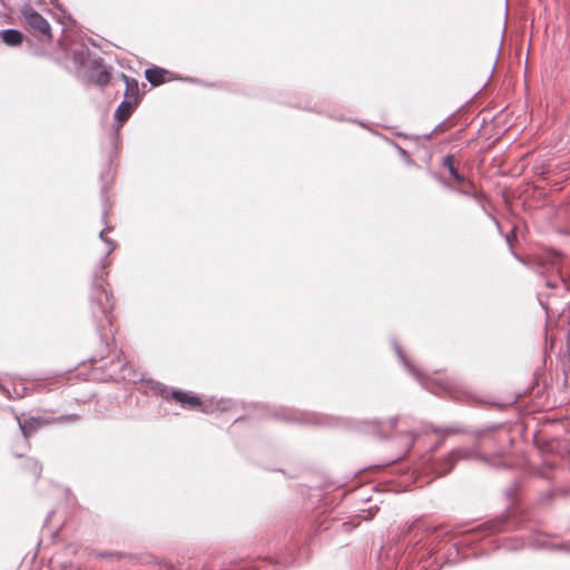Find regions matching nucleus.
<instances>
[{
	"mask_svg": "<svg viewBox=\"0 0 570 570\" xmlns=\"http://www.w3.org/2000/svg\"><path fill=\"white\" fill-rule=\"evenodd\" d=\"M106 229H110V227L108 226L101 230L99 233V237L102 242L109 245V248L104 257H101L98 267L94 273L89 294V309L96 332L101 343L108 347L109 334L112 333L111 326L115 301L112 292L108 288L109 284L106 281L108 273L106 271L105 261L115 249L116 244L111 239L104 236Z\"/></svg>",
	"mask_w": 570,
	"mask_h": 570,
	"instance_id": "nucleus-1",
	"label": "nucleus"
},
{
	"mask_svg": "<svg viewBox=\"0 0 570 570\" xmlns=\"http://www.w3.org/2000/svg\"><path fill=\"white\" fill-rule=\"evenodd\" d=\"M436 530L438 527L429 525L417 518L403 525L400 534L401 548L409 550V554L420 562L426 561L433 554V542L428 540Z\"/></svg>",
	"mask_w": 570,
	"mask_h": 570,
	"instance_id": "nucleus-2",
	"label": "nucleus"
},
{
	"mask_svg": "<svg viewBox=\"0 0 570 570\" xmlns=\"http://www.w3.org/2000/svg\"><path fill=\"white\" fill-rule=\"evenodd\" d=\"M21 17L23 18L27 26L38 36L43 39L51 41L52 32L51 27L46 18H43L32 7L26 6L21 9Z\"/></svg>",
	"mask_w": 570,
	"mask_h": 570,
	"instance_id": "nucleus-3",
	"label": "nucleus"
},
{
	"mask_svg": "<svg viewBox=\"0 0 570 570\" xmlns=\"http://www.w3.org/2000/svg\"><path fill=\"white\" fill-rule=\"evenodd\" d=\"M154 389L166 400H168L169 397H171L173 400H175L176 402L180 403L183 406L184 405H188L189 407H197V406H202L203 403H202V400L199 396L197 395H191L183 390H171L170 392L168 391L167 386L159 383V382H156L154 383Z\"/></svg>",
	"mask_w": 570,
	"mask_h": 570,
	"instance_id": "nucleus-4",
	"label": "nucleus"
},
{
	"mask_svg": "<svg viewBox=\"0 0 570 570\" xmlns=\"http://www.w3.org/2000/svg\"><path fill=\"white\" fill-rule=\"evenodd\" d=\"M507 518L501 515L474 527L470 532L479 535V539H481L483 537L504 531L507 529Z\"/></svg>",
	"mask_w": 570,
	"mask_h": 570,
	"instance_id": "nucleus-5",
	"label": "nucleus"
},
{
	"mask_svg": "<svg viewBox=\"0 0 570 570\" xmlns=\"http://www.w3.org/2000/svg\"><path fill=\"white\" fill-rule=\"evenodd\" d=\"M393 346H394V350H395V353L397 355V357L400 358V361L403 363V365L406 367V370L409 371V373L415 377V380H417L422 386L426 390H431L433 393H436L434 390L431 389L430 386V379L428 376H425L421 371H419L406 357V355L404 354L403 350L401 348V346L394 342L393 343Z\"/></svg>",
	"mask_w": 570,
	"mask_h": 570,
	"instance_id": "nucleus-6",
	"label": "nucleus"
},
{
	"mask_svg": "<svg viewBox=\"0 0 570 570\" xmlns=\"http://www.w3.org/2000/svg\"><path fill=\"white\" fill-rule=\"evenodd\" d=\"M445 189H451L458 194L478 198L479 189L474 186L473 180H441Z\"/></svg>",
	"mask_w": 570,
	"mask_h": 570,
	"instance_id": "nucleus-7",
	"label": "nucleus"
},
{
	"mask_svg": "<svg viewBox=\"0 0 570 570\" xmlns=\"http://www.w3.org/2000/svg\"><path fill=\"white\" fill-rule=\"evenodd\" d=\"M461 156L459 154H448L442 157L441 167L450 174L451 178H463L459 173Z\"/></svg>",
	"mask_w": 570,
	"mask_h": 570,
	"instance_id": "nucleus-8",
	"label": "nucleus"
},
{
	"mask_svg": "<svg viewBox=\"0 0 570 570\" xmlns=\"http://www.w3.org/2000/svg\"><path fill=\"white\" fill-rule=\"evenodd\" d=\"M121 77L126 85L124 100L139 105L140 94L138 81L131 77L126 76L125 73H122Z\"/></svg>",
	"mask_w": 570,
	"mask_h": 570,
	"instance_id": "nucleus-9",
	"label": "nucleus"
},
{
	"mask_svg": "<svg viewBox=\"0 0 570 570\" xmlns=\"http://www.w3.org/2000/svg\"><path fill=\"white\" fill-rule=\"evenodd\" d=\"M18 424L22 435L28 439L41 426L42 423L39 419L29 416L27 419L18 417Z\"/></svg>",
	"mask_w": 570,
	"mask_h": 570,
	"instance_id": "nucleus-10",
	"label": "nucleus"
},
{
	"mask_svg": "<svg viewBox=\"0 0 570 570\" xmlns=\"http://www.w3.org/2000/svg\"><path fill=\"white\" fill-rule=\"evenodd\" d=\"M0 38L2 41L10 46V47H17L20 46L23 41V35L16 29H7L0 32Z\"/></svg>",
	"mask_w": 570,
	"mask_h": 570,
	"instance_id": "nucleus-11",
	"label": "nucleus"
},
{
	"mask_svg": "<svg viewBox=\"0 0 570 570\" xmlns=\"http://www.w3.org/2000/svg\"><path fill=\"white\" fill-rule=\"evenodd\" d=\"M137 104H132L127 100H122L121 104L118 106L115 112V117L118 121L122 122L126 121L134 110L137 108Z\"/></svg>",
	"mask_w": 570,
	"mask_h": 570,
	"instance_id": "nucleus-12",
	"label": "nucleus"
},
{
	"mask_svg": "<svg viewBox=\"0 0 570 570\" xmlns=\"http://www.w3.org/2000/svg\"><path fill=\"white\" fill-rule=\"evenodd\" d=\"M166 71L159 67L148 68L145 71L146 79L153 85L158 86L165 82Z\"/></svg>",
	"mask_w": 570,
	"mask_h": 570,
	"instance_id": "nucleus-13",
	"label": "nucleus"
},
{
	"mask_svg": "<svg viewBox=\"0 0 570 570\" xmlns=\"http://www.w3.org/2000/svg\"><path fill=\"white\" fill-rule=\"evenodd\" d=\"M306 415L298 412H292L289 414H286L283 416V420L288 422H299V423H306V424H323V420L320 417L315 419H306Z\"/></svg>",
	"mask_w": 570,
	"mask_h": 570,
	"instance_id": "nucleus-14",
	"label": "nucleus"
},
{
	"mask_svg": "<svg viewBox=\"0 0 570 570\" xmlns=\"http://www.w3.org/2000/svg\"><path fill=\"white\" fill-rule=\"evenodd\" d=\"M455 455L456 454L453 452V453L449 454L442 462L436 464V466H435L436 475H439V476L445 475L453 469L454 462H455V458H454Z\"/></svg>",
	"mask_w": 570,
	"mask_h": 570,
	"instance_id": "nucleus-15",
	"label": "nucleus"
},
{
	"mask_svg": "<svg viewBox=\"0 0 570 570\" xmlns=\"http://www.w3.org/2000/svg\"><path fill=\"white\" fill-rule=\"evenodd\" d=\"M165 570H206L205 566L203 564L200 568V563L198 561L195 562H178L177 564L166 562L164 563Z\"/></svg>",
	"mask_w": 570,
	"mask_h": 570,
	"instance_id": "nucleus-16",
	"label": "nucleus"
},
{
	"mask_svg": "<svg viewBox=\"0 0 570 570\" xmlns=\"http://www.w3.org/2000/svg\"><path fill=\"white\" fill-rule=\"evenodd\" d=\"M233 406V402L230 400H219L215 404V410L219 412H226L229 411ZM202 411L205 413H212L214 412L213 404L210 405H203Z\"/></svg>",
	"mask_w": 570,
	"mask_h": 570,
	"instance_id": "nucleus-17",
	"label": "nucleus"
},
{
	"mask_svg": "<svg viewBox=\"0 0 570 570\" xmlns=\"http://www.w3.org/2000/svg\"><path fill=\"white\" fill-rule=\"evenodd\" d=\"M26 469H28L38 480L41 475L42 465L39 463L38 460L33 458H27L26 459Z\"/></svg>",
	"mask_w": 570,
	"mask_h": 570,
	"instance_id": "nucleus-18",
	"label": "nucleus"
},
{
	"mask_svg": "<svg viewBox=\"0 0 570 570\" xmlns=\"http://www.w3.org/2000/svg\"><path fill=\"white\" fill-rule=\"evenodd\" d=\"M110 81V73L106 68L98 70L94 77V82L99 86H106Z\"/></svg>",
	"mask_w": 570,
	"mask_h": 570,
	"instance_id": "nucleus-19",
	"label": "nucleus"
},
{
	"mask_svg": "<svg viewBox=\"0 0 570 570\" xmlns=\"http://www.w3.org/2000/svg\"><path fill=\"white\" fill-rule=\"evenodd\" d=\"M219 570H259V567L257 564H252L250 562H236L233 563L229 569Z\"/></svg>",
	"mask_w": 570,
	"mask_h": 570,
	"instance_id": "nucleus-20",
	"label": "nucleus"
},
{
	"mask_svg": "<svg viewBox=\"0 0 570 570\" xmlns=\"http://www.w3.org/2000/svg\"><path fill=\"white\" fill-rule=\"evenodd\" d=\"M94 554L100 559H105V558L122 559L126 557V553L118 552V551H97V552H94Z\"/></svg>",
	"mask_w": 570,
	"mask_h": 570,
	"instance_id": "nucleus-21",
	"label": "nucleus"
},
{
	"mask_svg": "<svg viewBox=\"0 0 570 570\" xmlns=\"http://www.w3.org/2000/svg\"><path fill=\"white\" fill-rule=\"evenodd\" d=\"M109 183H106L104 184V186L101 187V199H102V207H104V213H102V218L106 219L107 218V214H108V205H107V191L109 190L110 186Z\"/></svg>",
	"mask_w": 570,
	"mask_h": 570,
	"instance_id": "nucleus-22",
	"label": "nucleus"
},
{
	"mask_svg": "<svg viewBox=\"0 0 570 570\" xmlns=\"http://www.w3.org/2000/svg\"><path fill=\"white\" fill-rule=\"evenodd\" d=\"M514 237V228L505 236L507 244L509 245L512 255L518 259L519 262L524 264V259L519 256L513 249H512V238Z\"/></svg>",
	"mask_w": 570,
	"mask_h": 570,
	"instance_id": "nucleus-23",
	"label": "nucleus"
},
{
	"mask_svg": "<svg viewBox=\"0 0 570 570\" xmlns=\"http://www.w3.org/2000/svg\"><path fill=\"white\" fill-rule=\"evenodd\" d=\"M429 430L432 431L435 434H441V433L452 434V433H458L459 432V429H455V428H448V429H445L443 431L441 429H438V428L433 426L432 424L429 425Z\"/></svg>",
	"mask_w": 570,
	"mask_h": 570,
	"instance_id": "nucleus-24",
	"label": "nucleus"
},
{
	"mask_svg": "<svg viewBox=\"0 0 570 570\" xmlns=\"http://www.w3.org/2000/svg\"><path fill=\"white\" fill-rule=\"evenodd\" d=\"M65 420L78 421L79 416L77 414H70V415H62V416H59L56 419V421H58V422H62Z\"/></svg>",
	"mask_w": 570,
	"mask_h": 570,
	"instance_id": "nucleus-25",
	"label": "nucleus"
},
{
	"mask_svg": "<svg viewBox=\"0 0 570 570\" xmlns=\"http://www.w3.org/2000/svg\"><path fill=\"white\" fill-rule=\"evenodd\" d=\"M546 286L549 287V288H557L558 287V282L548 279L546 282Z\"/></svg>",
	"mask_w": 570,
	"mask_h": 570,
	"instance_id": "nucleus-26",
	"label": "nucleus"
},
{
	"mask_svg": "<svg viewBox=\"0 0 570 570\" xmlns=\"http://www.w3.org/2000/svg\"><path fill=\"white\" fill-rule=\"evenodd\" d=\"M397 421H399V416H393L389 420V424L391 425L392 429H394L396 426Z\"/></svg>",
	"mask_w": 570,
	"mask_h": 570,
	"instance_id": "nucleus-27",
	"label": "nucleus"
},
{
	"mask_svg": "<svg viewBox=\"0 0 570 570\" xmlns=\"http://www.w3.org/2000/svg\"><path fill=\"white\" fill-rule=\"evenodd\" d=\"M553 549L562 550V551H570V548H567L564 544H554Z\"/></svg>",
	"mask_w": 570,
	"mask_h": 570,
	"instance_id": "nucleus-28",
	"label": "nucleus"
},
{
	"mask_svg": "<svg viewBox=\"0 0 570 570\" xmlns=\"http://www.w3.org/2000/svg\"><path fill=\"white\" fill-rule=\"evenodd\" d=\"M373 515H374L373 510H372V509H368V510H367L366 515H364V517H363V519H364V520H370V519H372V518H373Z\"/></svg>",
	"mask_w": 570,
	"mask_h": 570,
	"instance_id": "nucleus-29",
	"label": "nucleus"
},
{
	"mask_svg": "<svg viewBox=\"0 0 570 570\" xmlns=\"http://www.w3.org/2000/svg\"><path fill=\"white\" fill-rule=\"evenodd\" d=\"M53 514H55V510L49 511L48 515H47V518L45 520V523H48L50 521V519L53 517Z\"/></svg>",
	"mask_w": 570,
	"mask_h": 570,
	"instance_id": "nucleus-30",
	"label": "nucleus"
},
{
	"mask_svg": "<svg viewBox=\"0 0 570 570\" xmlns=\"http://www.w3.org/2000/svg\"><path fill=\"white\" fill-rule=\"evenodd\" d=\"M276 562L281 563L283 566H288L291 563V561H288L287 559H284V560L278 559Z\"/></svg>",
	"mask_w": 570,
	"mask_h": 570,
	"instance_id": "nucleus-31",
	"label": "nucleus"
},
{
	"mask_svg": "<svg viewBox=\"0 0 570 570\" xmlns=\"http://www.w3.org/2000/svg\"><path fill=\"white\" fill-rule=\"evenodd\" d=\"M406 434H407L409 436H411V441H410V444H409V448H407V451H409V450L411 449V446L413 445V443H414V439H413V436H412V433H411V432H407Z\"/></svg>",
	"mask_w": 570,
	"mask_h": 570,
	"instance_id": "nucleus-32",
	"label": "nucleus"
},
{
	"mask_svg": "<svg viewBox=\"0 0 570 570\" xmlns=\"http://www.w3.org/2000/svg\"><path fill=\"white\" fill-rule=\"evenodd\" d=\"M557 272H558V274H559V279H560V282H562V283L566 285V279H564V277L562 276V274H561L560 269L558 268V271H557Z\"/></svg>",
	"mask_w": 570,
	"mask_h": 570,
	"instance_id": "nucleus-33",
	"label": "nucleus"
},
{
	"mask_svg": "<svg viewBox=\"0 0 570 570\" xmlns=\"http://www.w3.org/2000/svg\"><path fill=\"white\" fill-rule=\"evenodd\" d=\"M441 126H438L431 134L425 135L426 139H430L433 132H436Z\"/></svg>",
	"mask_w": 570,
	"mask_h": 570,
	"instance_id": "nucleus-34",
	"label": "nucleus"
},
{
	"mask_svg": "<svg viewBox=\"0 0 570 570\" xmlns=\"http://www.w3.org/2000/svg\"><path fill=\"white\" fill-rule=\"evenodd\" d=\"M440 387L443 390V391H448V385L445 383H440Z\"/></svg>",
	"mask_w": 570,
	"mask_h": 570,
	"instance_id": "nucleus-35",
	"label": "nucleus"
},
{
	"mask_svg": "<svg viewBox=\"0 0 570 570\" xmlns=\"http://www.w3.org/2000/svg\"><path fill=\"white\" fill-rule=\"evenodd\" d=\"M561 255L559 253H556V258H560Z\"/></svg>",
	"mask_w": 570,
	"mask_h": 570,
	"instance_id": "nucleus-36",
	"label": "nucleus"
}]
</instances>
